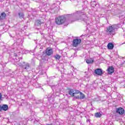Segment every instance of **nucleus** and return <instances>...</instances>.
Masks as SVG:
<instances>
[{"mask_svg":"<svg viewBox=\"0 0 125 125\" xmlns=\"http://www.w3.org/2000/svg\"><path fill=\"white\" fill-rule=\"evenodd\" d=\"M70 17H72L74 18V21H83L85 23H87V21L89 20L87 16L85 15L81 11H78L75 13L69 14Z\"/></svg>","mask_w":125,"mask_h":125,"instance_id":"1","label":"nucleus"},{"mask_svg":"<svg viewBox=\"0 0 125 125\" xmlns=\"http://www.w3.org/2000/svg\"><path fill=\"white\" fill-rule=\"evenodd\" d=\"M119 27L116 24L109 26L106 28V33H108V34H114L115 31H116L117 29H119Z\"/></svg>","mask_w":125,"mask_h":125,"instance_id":"2","label":"nucleus"},{"mask_svg":"<svg viewBox=\"0 0 125 125\" xmlns=\"http://www.w3.org/2000/svg\"><path fill=\"white\" fill-rule=\"evenodd\" d=\"M55 20L56 24L58 25H62V24H63V23L66 21V19L63 16H60L56 18Z\"/></svg>","mask_w":125,"mask_h":125,"instance_id":"3","label":"nucleus"},{"mask_svg":"<svg viewBox=\"0 0 125 125\" xmlns=\"http://www.w3.org/2000/svg\"><path fill=\"white\" fill-rule=\"evenodd\" d=\"M23 64H22L21 63H18V65L19 66H21L23 70H24L25 71H29L31 68V65H30V64L25 63V62H23Z\"/></svg>","mask_w":125,"mask_h":125,"instance_id":"4","label":"nucleus"},{"mask_svg":"<svg viewBox=\"0 0 125 125\" xmlns=\"http://www.w3.org/2000/svg\"><path fill=\"white\" fill-rule=\"evenodd\" d=\"M81 42H82V40L81 39H74L73 41V43H72L73 46H74V47H77V46L79 45V44H80Z\"/></svg>","mask_w":125,"mask_h":125,"instance_id":"5","label":"nucleus"},{"mask_svg":"<svg viewBox=\"0 0 125 125\" xmlns=\"http://www.w3.org/2000/svg\"><path fill=\"white\" fill-rule=\"evenodd\" d=\"M94 73L98 76H101L102 75H103V71H102V69L100 68H97L95 70Z\"/></svg>","mask_w":125,"mask_h":125,"instance_id":"6","label":"nucleus"},{"mask_svg":"<svg viewBox=\"0 0 125 125\" xmlns=\"http://www.w3.org/2000/svg\"><path fill=\"white\" fill-rule=\"evenodd\" d=\"M116 113H118L120 115H124L125 113V109L122 107H120L117 109Z\"/></svg>","mask_w":125,"mask_h":125,"instance_id":"7","label":"nucleus"},{"mask_svg":"<svg viewBox=\"0 0 125 125\" xmlns=\"http://www.w3.org/2000/svg\"><path fill=\"white\" fill-rule=\"evenodd\" d=\"M42 24H43V22L41 21V20H37L35 22V25L36 27H41Z\"/></svg>","mask_w":125,"mask_h":125,"instance_id":"8","label":"nucleus"},{"mask_svg":"<svg viewBox=\"0 0 125 125\" xmlns=\"http://www.w3.org/2000/svg\"><path fill=\"white\" fill-rule=\"evenodd\" d=\"M53 51L52 50V49H49L47 48L46 50V54L48 56H50V55H51V54H53Z\"/></svg>","mask_w":125,"mask_h":125,"instance_id":"9","label":"nucleus"},{"mask_svg":"<svg viewBox=\"0 0 125 125\" xmlns=\"http://www.w3.org/2000/svg\"><path fill=\"white\" fill-rule=\"evenodd\" d=\"M5 17H6V14L3 12L0 14V21L3 20V19H5Z\"/></svg>","mask_w":125,"mask_h":125,"instance_id":"10","label":"nucleus"},{"mask_svg":"<svg viewBox=\"0 0 125 125\" xmlns=\"http://www.w3.org/2000/svg\"><path fill=\"white\" fill-rule=\"evenodd\" d=\"M107 71H108V74H113V73H114V67L109 66L107 69Z\"/></svg>","mask_w":125,"mask_h":125,"instance_id":"11","label":"nucleus"},{"mask_svg":"<svg viewBox=\"0 0 125 125\" xmlns=\"http://www.w3.org/2000/svg\"><path fill=\"white\" fill-rule=\"evenodd\" d=\"M1 108L3 111H7L8 110V105L7 104H3L2 106H1Z\"/></svg>","mask_w":125,"mask_h":125,"instance_id":"12","label":"nucleus"},{"mask_svg":"<svg viewBox=\"0 0 125 125\" xmlns=\"http://www.w3.org/2000/svg\"><path fill=\"white\" fill-rule=\"evenodd\" d=\"M14 56H15V57H16V58L15 59V62H16L17 64H18V62L20 61V59H22V58H19L18 57H17V54L16 53H14Z\"/></svg>","mask_w":125,"mask_h":125,"instance_id":"13","label":"nucleus"},{"mask_svg":"<svg viewBox=\"0 0 125 125\" xmlns=\"http://www.w3.org/2000/svg\"><path fill=\"white\" fill-rule=\"evenodd\" d=\"M68 94L71 96L74 97L75 95V89H70L68 92Z\"/></svg>","mask_w":125,"mask_h":125,"instance_id":"14","label":"nucleus"},{"mask_svg":"<svg viewBox=\"0 0 125 125\" xmlns=\"http://www.w3.org/2000/svg\"><path fill=\"white\" fill-rule=\"evenodd\" d=\"M107 48L108 49H113L114 48V44L112 43H109L107 44Z\"/></svg>","mask_w":125,"mask_h":125,"instance_id":"15","label":"nucleus"},{"mask_svg":"<svg viewBox=\"0 0 125 125\" xmlns=\"http://www.w3.org/2000/svg\"><path fill=\"white\" fill-rule=\"evenodd\" d=\"M86 62L87 64H91V63H93V60L92 59H89L86 61Z\"/></svg>","mask_w":125,"mask_h":125,"instance_id":"16","label":"nucleus"},{"mask_svg":"<svg viewBox=\"0 0 125 125\" xmlns=\"http://www.w3.org/2000/svg\"><path fill=\"white\" fill-rule=\"evenodd\" d=\"M96 1H92L91 2V5L92 6V7H95L97 5Z\"/></svg>","mask_w":125,"mask_h":125,"instance_id":"17","label":"nucleus"},{"mask_svg":"<svg viewBox=\"0 0 125 125\" xmlns=\"http://www.w3.org/2000/svg\"><path fill=\"white\" fill-rule=\"evenodd\" d=\"M101 116H102V114H101V113L100 112L96 113L95 114V117H96V118H100Z\"/></svg>","mask_w":125,"mask_h":125,"instance_id":"18","label":"nucleus"},{"mask_svg":"<svg viewBox=\"0 0 125 125\" xmlns=\"http://www.w3.org/2000/svg\"><path fill=\"white\" fill-rule=\"evenodd\" d=\"M19 16L20 18H24V14L22 12L19 13Z\"/></svg>","mask_w":125,"mask_h":125,"instance_id":"19","label":"nucleus"},{"mask_svg":"<svg viewBox=\"0 0 125 125\" xmlns=\"http://www.w3.org/2000/svg\"><path fill=\"white\" fill-rule=\"evenodd\" d=\"M55 57L56 59H58V60H59V59H60V58H61V56H60L58 54L56 55L55 56Z\"/></svg>","mask_w":125,"mask_h":125,"instance_id":"20","label":"nucleus"},{"mask_svg":"<svg viewBox=\"0 0 125 125\" xmlns=\"http://www.w3.org/2000/svg\"><path fill=\"white\" fill-rule=\"evenodd\" d=\"M76 99H83V96H77L75 97Z\"/></svg>","mask_w":125,"mask_h":125,"instance_id":"21","label":"nucleus"},{"mask_svg":"<svg viewBox=\"0 0 125 125\" xmlns=\"http://www.w3.org/2000/svg\"><path fill=\"white\" fill-rule=\"evenodd\" d=\"M75 90L74 94H79V93H81V92H80V91L78 90Z\"/></svg>","mask_w":125,"mask_h":125,"instance_id":"22","label":"nucleus"},{"mask_svg":"<svg viewBox=\"0 0 125 125\" xmlns=\"http://www.w3.org/2000/svg\"><path fill=\"white\" fill-rule=\"evenodd\" d=\"M80 96H83V98H84V97H85L83 93L80 92Z\"/></svg>","mask_w":125,"mask_h":125,"instance_id":"23","label":"nucleus"},{"mask_svg":"<svg viewBox=\"0 0 125 125\" xmlns=\"http://www.w3.org/2000/svg\"><path fill=\"white\" fill-rule=\"evenodd\" d=\"M1 98H2V95L0 93V100H1Z\"/></svg>","mask_w":125,"mask_h":125,"instance_id":"24","label":"nucleus"},{"mask_svg":"<svg viewBox=\"0 0 125 125\" xmlns=\"http://www.w3.org/2000/svg\"><path fill=\"white\" fill-rule=\"evenodd\" d=\"M40 103H42V101H39L36 102L37 104H40Z\"/></svg>","mask_w":125,"mask_h":125,"instance_id":"25","label":"nucleus"},{"mask_svg":"<svg viewBox=\"0 0 125 125\" xmlns=\"http://www.w3.org/2000/svg\"><path fill=\"white\" fill-rule=\"evenodd\" d=\"M86 122H87V123H90V120H89V119H87V120H86Z\"/></svg>","mask_w":125,"mask_h":125,"instance_id":"26","label":"nucleus"},{"mask_svg":"<svg viewBox=\"0 0 125 125\" xmlns=\"http://www.w3.org/2000/svg\"><path fill=\"white\" fill-rule=\"evenodd\" d=\"M1 105H0V112L1 111Z\"/></svg>","mask_w":125,"mask_h":125,"instance_id":"27","label":"nucleus"}]
</instances>
